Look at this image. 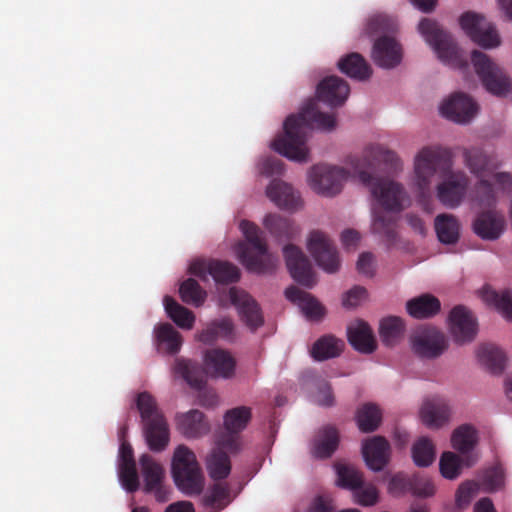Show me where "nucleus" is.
<instances>
[{
	"label": "nucleus",
	"mask_w": 512,
	"mask_h": 512,
	"mask_svg": "<svg viewBox=\"0 0 512 512\" xmlns=\"http://www.w3.org/2000/svg\"><path fill=\"white\" fill-rule=\"evenodd\" d=\"M353 496L356 503L362 506H372L378 501V491L376 487L372 484H365L364 482L353 492Z\"/></svg>",
	"instance_id": "obj_56"
},
{
	"label": "nucleus",
	"mask_w": 512,
	"mask_h": 512,
	"mask_svg": "<svg viewBox=\"0 0 512 512\" xmlns=\"http://www.w3.org/2000/svg\"><path fill=\"white\" fill-rule=\"evenodd\" d=\"M413 494L421 497L432 496L435 492V487L432 481L426 477L415 475L412 478Z\"/></svg>",
	"instance_id": "obj_59"
},
{
	"label": "nucleus",
	"mask_w": 512,
	"mask_h": 512,
	"mask_svg": "<svg viewBox=\"0 0 512 512\" xmlns=\"http://www.w3.org/2000/svg\"><path fill=\"white\" fill-rule=\"evenodd\" d=\"M143 432L150 450L163 451L169 443V427L165 417L143 423Z\"/></svg>",
	"instance_id": "obj_30"
},
{
	"label": "nucleus",
	"mask_w": 512,
	"mask_h": 512,
	"mask_svg": "<svg viewBox=\"0 0 512 512\" xmlns=\"http://www.w3.org/2000/svg\"><path fill=\"white\" fill-rule=\"evenodd\" d=\"M492 176L498 190L506 193L512 192V175L510 173L497 172L493 173Z\"/></svg>",
	"instance_id": "obj_62"
},
{
	"label": "nucleus",
	"mask_w": 512,
	"mask_h": 512,
	"mask_svg": "<svg viewBox=\"0 0 512 512\" xmlns=\"http://www.w3.org/2000/svg\"><path fill=\"white\" fill-rule=\"evenodd\" d=\"M179 293L183 302L196 307L201 306L206 299V292L193 278H188L181 283Z\"/></svg>",
	"instance_id": "obj_50"
},
{
	"label": "nucleus",
	"mask_w": 512,
	"mask_h": 512,
	"mask_svg": "<svg viewBox=\"0 0 512 512\" xmlns=\"http://www.w3.org/2000/svg\"><path fill=\"white\" fill-rule=\"evenodd\" d=\"M460 26L470 39L485 49L500 45V37L495 26L482 15L474 12H465L459 19Z\"/></svg>",
	"instance_id": "obj_11"
},
{
	"label": "nucleus",
	"mask_w": 512,
	"mask_h": 512,
	"mask_svg": "<svg viewBox=\"0 0 512 512\" xmlns=\"http://www.w3.org/2000/svg\"><path fill=\"white\" fill-rule=\"evenodd\" d=\"M337 65L342 73L359 81L369 79L372 74L370 65L361 54L356 52L342 57Z\"/></svg>",
	"instance_id": "obj_35"
},
{
	"label": "nucleus",
	"mask_w": 512,
	"mask_h": 512,
	"mask_svg": "<svg viewBox=\"0 0 512 512\" xmlns=\"http://www.w3.org/2000/svg\"><path fill=\"white\" fill-rule=\"evenodd\" d=\"M464 157L471 173L477 177H487L496 168L491 159L479 148L466 149Z\"/></svg>",
	"instance_id": "obj_43"
},
{
	"label": "nucleus",
	"mask_w": 512,
	"mask_h": 512,
	"mask_svg": "<svg viewBox=\"0 0 512 512\" xmlns=\"http://www.w3.org/2000/svg\"><path fill=\"white\" fill-rule=\"evenodd\" d=\"M337 483L340 487L351 490L354 492L361 484L364 479L362 473L351 465H338L337 466Z\"/></svg>",
	"instance_id": "obj_52"
},
{
	"label": "nucleus",
	"mask_w": 512,
	"mask_h": 512,
	"mask_svg": "<svg viewBox=\"0 0 512 512\" xmlns=\"http://www.w3.org/2000/svg\"><path fill=\"white\" fill-rule=\"evenodd\" d=\"M450 151L441 147H424L414 159L415 186L424 209L430 212V188L433 178L442 181L437 185V198L448 208L458 207L466 193L468 178L462 171H453Z\"/></svg>",
	"instance_id": "obj_1"
},
{
	"label": "nucleus",
	"mask_w": 512,
	"mask_h": 512,
	"mask_svg": "<svg viewBox=\"0 0 512 512\" xmlns=\"http://www.w3.org/2000/svg\"><path fill=\"white\" fill-rule=\"evenodd\" d=\"M357 270L366 276L373 275V255L371 253L364 252L359 256Z\"/></svg>",
	"instance_id": "obj_63"
},
{
	"label": "nucleus",
	"mask_w": 512,
	"mask_h": 512,
	"mask_svg": "<svg viewBox=\"0 0 512 512\" xmlns=\"http://www.w3.org/2000/svg\"><path fill=\"white\" fill-rule=\"evenodd\" d=\"M286 298L297 304L308 320L320 321L325 315L324 306L310 293L290 286L285 290Z\"/></svg>",
	"instance_id": "obj_25"
},
{
	"label": "nucleus",
	"mask_w": 512,
	"mask_h": 512,
	"mask_svg": "<svg viewBox=\"0 0 512 512\" xmlns=\"http://www.w3.org/2000/svg\"><path fill=\"white\" fill-rule=\"evenodd\" d=\"M349 166V159L347 160ZM352 168V167H350ZM354 176L353 169L347 171L342 167L315 165L309 172V183L312 189L324 196H334L342 190L343 183L350 174ZM357 177V175H355Z\"/></svg>",
	"instance_id": "obj_9"
},
{
	"label": "nucleus",
	"mask_w": 512,
	"mask_h": 512,
	"mask_svg": "<svg viewBox=\"0 0 512 512\" xmlns=\"http://www.w3.org/2000/svg\"><path fill=\"white\" fill-rule=\"evenodd\" d=\"M176 423L181 434L190 439L200 438L210 431L209 422L204 414L197 409L177 415Z\"/></svg>",
	"instance_id": "obj_26"
},
{
	"label": "nucleus",
	"mask_w": 512,
	"mask_h": 512,
	"mask_svg": "<svg viewBox=\"0 0 512 512\" xmlns=\"http://www.w3.org/2000/svg\"><path fill=\"white\" fill-rule=\"evenodd\" d=\"M372 57L378 66L393 68L401 62V46L392 37H380L374 43Z\"/></svg>",
	"instance_id": "obj_24"
},
{
	"label": "nucleus",
	"mask_w": 512,
	"mask_h": 512,
	"mask_svg": "<svg viewBox=\"0 0 512 512\" xmlns=\"http://www.w3.org/2000/svg\"><path fill=\"white\" fill-rule=\"evenodd\" d=\"M174 372L182 377L190 387L202 390L206 385V376L202 368L191 360L176 358L174 361Z\"/></svg>",
	"instance_id": "obj_36"
},
{
	"label": "nucleus",
	"mask_w": 512,
	"mask_h": 512,
	"mask_svg": "<svg viewBox=\"0 0 512 512\" xmlns=\"http://www.w3.org/2000/svg\"><path fill=\"white\" fill-rule=\"evenodd\" d=\"M234 337V323L228 317L214 319L209 322L197 338L204 344H211L217 340H232Z\"/></svg>",
	"instance_id": "obj_33"
},
{
	"label": "nucleus",
	"mask_w": 512,
	"mask_h": 512,
	"mask_svg": "<svg viewBox=\"0 0 512 512\" xmlns=\"http://www.w3.org/2000/svg\"><path fill=\"white\" fill-rule=\"evenodd\" d=\"M472 228L481 239L494 241L504 232L505 218L495 210L483 211L475 217Z\"/></svg>",
	"instance_id": "obj_22"
},
{
	"label": "nucleus",
	"mask_w": 512,
	"mask_h": 512,
	"mask_svg": "<svg viewBox=\"0 0 512 512\" xmlns=\"http://www.w3.org/2000/svg\"><path fill=\"white\" fill-rule=\"evenodd\" d=\"M283 255L291 277L300 285L312 288L316 277L312 265L304 252L294 244L285 245Z\"/></svg>",
	"instance_id": "obj_15"
},
{
	"label": "nucleus",
	"mask_w": 512,
	"mask_h": 512,
	"mask_svg": "<svg viewBox=\"0 0 512 512\" xmlns=\"http://www.w3.org/2000/svg\"><path fill=\"white\" fill-rule=\"evenodd\" d=\"M418 29L443 63L458 69L468 68L467 57L458 48L452 36L436 21L424 18L419 23Z\"/></svg>",
	"instance_id": "obj_6"
},
{
	"label": "nucleus",
	"mask_w": 512,
	"mask_h": 512,
	"mask_svg": "<svg viewBox=\"0 0 512 512\" xmlns=\"http://www.w3.org/2000/svg\"><path fill=\"white\" fill-rule=\"evenodd\" d=\"M231 502L230 486L228 483L215 481L205 492L202 503L206 508L217 512L229 505Z\"/></svg>",
	"instance_id": "obj_40"
},
{
	"label": "nucleus",
	"mask_w": 512,
	"mask_h": 512,
	"mask_svg": "<svg viewBox=\"0 0 512 512\" xmlns=\"http://www.w3.org/2000/svg\"><path fill=\"white\" fill-rule=\"evenodd\" d=\"M471 62L485 89L498 97H504L512 91V80L487 54L473 50Z\"/></svg>",
	"instance_id": "obj_7"
},
{
	"label": "nucleus",
	"mask_w": 512,
	"mask_h": 512,
	"mask_svg": "<svg viewBox=\"0 0 512 512\" xmlns=\"http://www.w3.org/2000/svg\"><path fill=\"white\" fill-rule=\"evenodd\" d=\"M229 298L236 307L241 320L250 330L255 331L263 325L264 318L261 309L256 300L248 293L232 287L229 290Z\"/></svg>",
	"instance_id": "obj_18"
},
{
	"label": "nucleus",
	"mask_w": 512,
	"mask_h": 512,
	"mask_svg": "<svg viewBox=\"0 0 512 512\" xmlns=\"http://www.w3.org/2000/svg\"><path fill=\"white\" fill-rule=\"evenodd\" d=\"M381 161L394 165L397 156L393 151L380 145H370L361 156H350L349 158L354 175H357L362 184L370 186L371 193L379 205L386 212L399 213L405 208V202L408 201L407 193L400 183L373 177L371 171Z\"/></svg>",
	"instance_id": "obj_2"
},
{
	"label": "nucleus",
	"mask_w": 512,
	"mask_h": 512,
	"mask_svg": "<svg viewBox=\"0 0 512 512\" xmlns=\"http://www.w3.org/2000/svg\"><path fill=\"white\" fill-rule=\"evenodd\" d=\"M223 419V430L216 435L215 444L225 447L230 453H237L241 448L240 434L251 419V409L246 406L229 409Z\"/></svg>",
	"instance_id": "obj_8"
},
{
	"label": "nucleus",
	"mask_w": 512,
	"mask_h": 512,
	"mask_svg": "<svg viewBox=\"0 0 512 512\" xmlns=\"http://www.w3.org/2000/svg\"><path fill=\"white\" fill-rule=\"evenodd\" d=\"M483 299L503 315V317L512 322V293L509 290L497 292L492 289H485Z\"/></svg>",
	"instance_id": "obj_46"
},
{
	"label": "nucleus",
	"mask_w": 512,
	"mask_h": 512,
	"mask_svg": "<svg viewBox=\"0 0 512 512\" xmlns=\"http://www.w3.org/2000/svg\"><path fill=\"white\" fill-rule=\"evenodd\" d=\"M420 416L422 422L429 428H439L444 425L450 416L447 402L441 398H433L425 401Z\"/></svg>",
	"instance_id": "obj_31"
},
{
	"label": "nucleus",
	"mask_w": 512,
	"mask_h": 512,
	"mask_svg": "<svg viewBox=\"0 0 512 512\" xmlns=\"http://www.w3.org/2000/svg\"><path fill=\"white\" fill-rule=\"evenodd\" d=\"M189 271L203 281L211 276L215 282L229 284L237 282L240 270L232 263L220 260H196L191 263Z\"/></svg>",
	"instance_id": "obj_14"
},
{
	"label": "nucleus",
	"mask_w": 512,
	"mask_h": 512,
	"mask_svg": "<svg viewBox=\"0 0 512 512\" xmlns=\"http://www.w3.org/2000/svg\"><path fill=\"white\" fill-rule=\"evenodd\" d=\"M204 365L206 372L214 378L230 379L235 375L236 360L229 351L224 349L207 350Z\"/></svg>",
	"instance_id": "obj_20"
},
{
	"label": "nucleus",
	"mask_w": 512,
	"mask_h": 512,
	"mask_svg": "<svg viewBox=\"0 0 512 512\" xmlns=\"http://www.w3.org/2000/svg\"><path fill=\"white\" fill-rule=\"evenodd\" d=\"M283 170L284 167L282 160L274 156L266 157L259 163L260 173L268 177L273 175H281Z\"/></svg>",
	"instance_id": "obj_58"
},
{
	"label": "nucleus",
	"mask_w": 512,
	"mask_h": 512,
	"mask_svg": "<svg viewBox=\"0 0 512 512\" xmlns=\"http://www.w3.org/2000/svg\"><path fill=\"white\" fill-rule=\"evenodd\" d=\"M119 478L123 487L130 493L139 488V477L135 463L120 464Z\"/></svg>",
	"instance_id": "obj_54"
},
{
	"label": "nucleus",
	"mask_w": 512,
	"mask_h": 512,
	"mask_svg": "<svg viewBox=\"0 0 512 512\" xmlns=\"http://www.w3.org/2000/svg\"><path fill=\"white\" fill-rule=\"evenodd\" d=\"M356 419L362 432H373L381 422V411L375 404L367 403L358 409Z\"/></svg>",
	"instance_id": "obj_47"
},
{
	"label": "nucleus",
	"mask_w": 512,
	"mask_h": 512,
	"mask_svg": "<svg viewBox=\"0 0 512 512\" xmlns=\"http://www.w3.org/2000/svg\"><path fill=\"white\" fill-rule=\"evenodd\" d=\"M339 445V432L331 425L317 431L312 442L311 453L319 459L329 458Z\"/></svg>",
	"instance_id": "obj_29"
},
{
	"label": "nucleus",
	"mask_w": 512,
	"mask_h": 512,
	"mask_svg": "<svg viewBox=\"0 0 512 512\" xmlns=\"http://www.w3.org/2000/svg\"><path fill=\"white\" fill-rule=\"evenodd\" d=\"M165 310L173 322L183 329H191L195 322L192 311L177 303L172 297L165 296Z\"/></svg>",
	"instance_id": "obj_44"
},
{
	"label": "nucleus",
	"mask_w": 512,
	"mask_h": 512,
	"mask_svg": "<svg viewBox=\"0 0 512 512\" xmlns=\"http://www.w3.org/2000/svg\"><path fill=\"white\" fill-rule=\"evenodd\" d=\"M441 114L459 124L469 123L478 113L477 103L467 94L456 92L443 102Z\"/></svg>",
	"instance_id": "obj_17"
},
{
	"label": "nucleus",
	"mask_w": 512,
	"mask_h": 512,
	"mask_svg": "<svg viewBox=\"0 0 512 512\" xmlns=\"http://www.w3.org/2000/svg\"><path fill=\"white\" fill-rule=\"evenodd\" d=\"M475 186L476 197L481 205L491 206L496 201V193L493 184L486 177H478Z\"/></svg>",
	"instance_id": "obj_55"
},
{
	"label": "nucleus",
	"mask_w": 512,
	"mask_h": 512,
	"mask_svg": "<svg viewBox=\"0 0 512 512\" xmlns=\"http://www.w3.org/2000/svg\"><path fill=\"white\" fill-rule=\"evenodd\" d=\"M415 355L422 359H435L448 348V341L443 332L432 326L418 328L410 338Z\"/></svg>",
	"instance_id": "obj_10"
},
{
	"label": "nucleus",
	"mask_w": 512,
	"mask_h": 512,
	"mask_svg": "<svg viewBox=\"0 0 512 512\" xmlns=\"http://www.w3.org/2000/svg\"><path fill=\"white\" fill-rule=\"evenodd\" d=\"M263 224L265 228L278 239L291 240L299 233V229L294 224L293 220L278 214L266 215Z\"/></svg>",
	"instance_id": "obj_38"
},
{
	"label": "nucleus",
	"mask_w": 512,
	"mask_h": 512,
	"mask_svg": "<svg viewBox=\"0 0 512 512\" xmlns=\"http://www.w3.org/2000/svg\"><path fill=\"white\" fill-rule=\"evenodd\" d=\"M347 336L350 345L358 352L370 354L377 347L371 327L363 320L351 323L347 328Z\"/></svg>",
	"instance_id": "obj_27"
},
{
	"label": "nucleus",
	"mask_w": 512,
	"mask_h": 512,
	"mask_svg": "<svg viewBox=\"0 0 512 512\" xmlns=\"http://www.w3.org/2000/svg\"><path fill=\"white\" fill-rule=\"evenodd\" d=\"M317 403L324 407H330L334 404V396L328 383H324L319 387Z\"/></svg>",
	"instance_id": "obj_64"
},
{
	"label": "nucleus",
	"mask_w": 512,
	"mask_h": 512,
	"mask_svg": "<svg viewBox=\"0 0 512 512\" xmlns=\"http://www.w3.org/2000/svg\"><path fill=\"white\" fill-rule=\"evenodd\" d=\"M366 289L355 286L350 289L343 298V305L347 308H354L366 297Z\"/></svg>",
	"instance_id": "obj_61"
},
{
	"label": "nucleus",
	"mask_w": 512,
	"mask_h": 512,
	"mask_svg": "<svg viewBox=\"0 0 512 512\" xmlns=\"http://www.w3.org/2000/svg\"><path fill=\"white\" fill-rule=\"evenodd\" d=\"M154 339L159 353L175 355L183 343L181 334L170 324L161 323L154 328Z\"/></svg>",
	"instance_id": "obj_28"
},
{
	"label": "nucleus",
	"mask_w": 512,
	"mask_h": 512,
	"mask_svg": "<svg viewBox=\"0 0 512 512\" xmlns=\"http://www.w3.org/2000/svg\"><path fill=\"white\" fill-rule=\"evenodd\" d=\"M140 464L144 478V491L152 493L160 503L167 502L170 499V489L163 483L165 477L163 467L148 454L141 456Z\"/></svg>",
	"instance_id": "obj_16"
},
{
	"label": "nucleus",
	"mask_w": 512,
	"mask_h": 512,
	"mask_svg": "<svg viewBox=\"0 0 512 512\" xmlns=\"http://www.w3.org/2000/svg\"><path fill=\"white\" fill-rule=\"evenodd\" d=\"M407 312L416 319H427L435 316L441 309L438 298L431 294H422L409 300L406 304Z\"/></svg>",
	"instance_id": "obj_37"
},
{
	"label": "nucleus",
	"mask_w": 512,
	"mask_h": 512,
	"mask_svg": "<svg viewBox=\"0 0 512 512\" xmlns=\"http://www.w3.org/2000/svg\"><path fill=\"white\" fill-rule=\"evenodd\" d=\"M403 320L397 316H389L381 320L379 334L386 346L395 345L404 333Z\"/></svg>",
	"instance_id": "obj_45"
},
{
	"label": "nucleus",
	"mask_w": 512,
	"mask_h": 512,
	"mask_svg": "<svg viewBox=\"0 0 512 512\" xmlns=\"http://www.w3.org/2000/svg\"><path fill=\"white\" fill-rule=\"evenodd\" d=\"M224 450L227 451L225 447L216 444L206 457V469L209 477L214 481L226 479L231 472V460Z\"/></svg>",
	"instance_id": "obj_32"
},
{
	"label": "nucleus",
	"mask_w": 512,
	"mask_h": 512,
	"mask_svg": "<svg viewBox=\"0 0 512 512\" xmlns=\"http://www.w3.org/2000/svg\"><path fill=\"white\" fill-rule=\"evenodd\" d=\"M388 488L395 495L404 493L405 491L412 490V479L406 478L402 474H397L391 478Z\"/></svg>",
	"instance_id": "obj_60"
},
{
	"label": "nucleus",
	"mask_w": 512,
	"mask_h": 512,
	"mask_svg": "<svg viewBox=\"0 0 512 512\" xmlns=\"http://www.w3.org/2000/svg\"><path fill=\"white\" fill-rule=\"evenodd\" d=\"M307 249L317 265L327 273H335L340 268V257L331 239L319 230L312 231L307 241Z\"/></svg>",
	"instance_id": "obj_12"
},
{
	"label": "nucleus",
	"mask_w": 512,
	"mask_h": 512,
	"mask_svg": "<svg viewBox=\"0 0 512 512\" xmlns=\"http://www.w3.org/2000/svg\"><path fill=\"white\" fill-rule=\"evenodd\" d=\"M452 446L465 457L466 465L471 466L476 462V457L469 455L477 443L476 430L470 425L458 427L451 437Z\"/></svg>",
	"instance_id": "obj_34"
},
{
	"label": "nucleus",
	"mask_w": 512,
	"mask_h": 512,
	"mask_svg": "<svg viewBox=\"0 0 512 512\" xmlns=\"http://www.w3.org/2000/svg\"><path fill=\"white\" fill-rule=\"evenodd\" d=\"M396 223L395 216H387L384 212L373 211L372 231L383 236L389 243L396 239Z\"/></svg>",
	"instance_id": "obj_48"
},
{
	"label": "nucleus",
	"mask_w": 512,
	"mask_h": 512,
	"mask_svg": "<svg viewBox=\"0 0 512 512\" xmlns=\"http://www.w3.org/2000/svg\"><path fill=\"white\" fill-rule=\"evenodd\" d=\"M435 447L427 437L419 438L412 447V458L419 467H427L435 460Z\"/></svg>",
	"instance_id": "obj_49"
},
{
	"label": "nucleus",
	"mask_w": 512,
	"mask_h": 512,
	"mask_svg": "<svg viewBox=\"0 0 512 512\" xmlns=\"http://www.w3.org/2000/svg\"><path fill=\"white\" fill-rule=\"evenodd\" d=\"M136 405L143 423L164 417L155 398L146 391L138 394Z\"/></svg>",
	"instance_id": "obj_51"
},
{
	"label": "nucleus",
	"mask_w": 512,
	"mask_h": 512,
	"mask_svg": "<svg viewBox=\"0 0 512 512\" xmlns=\"http://www.w3.org/2000/svg\"><path fill=\"white\" fill-rule=\"evenodd\" d=\"M344 348V342L333 335L320 337L312 346L310 354L317 361L338 357Z\"/></svg>",
	"instance_id": "obj_39"
},
{
	"label": "nucleus",
	"mask_w": 512,
	"mask_h": 512,
	"mask_svg": "<svg viewBox=\"0 0 512 512\" xmlns=\"http://www.w3.org/2000/svg\"><path fill=\"white\" fill-rule=\"evenodd\" d=\"M362 454L370 469L381 471L389 462L390 444L384 437L375 436L363 444Z\"/></svg>",
	"instance_id": "obj_23"
},
{
	"label": "nucleus",
	"mask_w": 512,
	"mask_h": 512,
	"mask_svg": "<svg viewBox=\"0 0 512 512\" xmlns=\"http://www.w3.org/2000/svg\"><path fill=\"white\" fill-rule=\"evenodd\" d=\"M477 356L481 364L493 374H501L505 369L506 356L493 344H483L478 348Z\"/></svg>",
	"instance_id": "obj_41"
},
{
	"label": "nucleus",
	"mask_w": 512,
	"mask_h": 512,
	"mask_svg": "<svg viewBox=\"0 0 512 512\" xmlns=\"http://www.w3.org/2000/svg\"><path fill=\"white\" fill-rule=\"evenodd\" d=\"M462 459L453 452H444L441 455L439 469L441 475L446 479H455L460 475Z\"/></svg>",
	"instance_id": "obj_53"
},
{
	"label": "nucleus",
	"mask_w": 512,
	"mask_h": 512,
	"mask_svg": "<svg viewBox=\"0 0 512 512\" xmlns=\"http://www.w3.org/2000/svg\"><path fill=\"white\" fill-rule=\"evenodd\" d=\"M478 491V485L474 482L461 484L456 492V505L459 508H466Z\"/></svg>",
	"instance_id": "obj_57"
},
{
	"label": "nucleus",
	"mask_w": 512,
	"mask_h": 512,
	"mask_svg": "<svg viewBox=\"0 0 512 512\" xmlns=\"http://www.w3.org/2000/svg\"><path fill=\"white\" fill-rule=\"evenodd\" d=\"M240 229L248 244L239 242L235 246V253L245 268L254 273H270L277 266L278 258L268 251L261 231L257 225L242 220Z\"/></svg>",
	"instance_id": "obj_4"
},
{
	"label": "nucleus",
	"mask_w": 512,
	"mask_h": 512,
	"mask_svg": "<svg viewBox=\"0 0 512 512\" xmlns=\"http://www.w3.org/2000/svg\"><path fill=\"white\" fill-rule=\"evenodd\" d=\"M350 93L348 83L335 75L324 78L317 86L316 95L319 101L330 107L342 106Z\"/></svg>",
	"instance_id": "obj_19"
},
{
	"label": "nucleus",
	"mask_w": 512,
	"mask_h": 512,
	"mask_svg": "<svg viewBox=\"0 0 512 512\" xmlns=\"http://www.w3.org/2000/svg\"><path fill=\"white\" fill-rule=\"evenodd\" d=\"M316 125L331 131L336 126L334 114L323 113L315 100H310L297 115H290L284 122V134L274 139L272 149L284 157L297 162H307L309 150L306 146L308 131Z\"/></svg>",
	"instance_id": "obj_3"
},
{
	"label": "nucleus",
	"mask_w": 512,
	"mask_h": 512,
	"mask_svg": "<svg viewBox=\"0 0 512 512\" xmlns=\"http://www.w3.org/2000/svg\"><path fill=\"white\" fill-rule=\"evenodd\" d=\"M171 473L176 487L187 496L200 495L204 488V476L195 453L185 445H179L173 454Z\"/></svg>",
	"instance_id": "obj_5"
},
{
	"label": "nucleus",
	"mask_w": 512,
	"mask_h": 512,
	"mask_svg": "<svg viewBox=\"0 0 512 512\" xmlns=\"http://www.w3.org/2000/svg\"><path fill=\"white\" fill-rule=\"evenodd\" d=\"M435 230L440 242L454 244L460 235V224L452 214H440L435 218Z\"/></svg>",
	"instance_id": "obj_42"
},
{
	"label": "nucleus",
	"mask_w": 512,
	"mask_h": 512,
	"mask_svg": "<svg viewBox=\"0 0 512 512\" xmlns=\"http://www.w3.org/2000/svg\"><path fill=\"white\" fill-rule=\"evenodd\" d=\"M448 327L453 341L459 345L472 342L478 333L476 317L463 305H457L450 311Z\"/></svg>",
	"instance_id": "obj_13"
},
{
	"label": "nucleus",
	"mask_w": 512,
	"mask_h": 512,
	"mask_svg": "<svg viewBox=\"0 0 512 512\" xmlns=\"http://www.w3.org/2000/svg\"><path fill=\"white\" fill-rule=\"evenodd\" d=\"M267 197L280 209L295 212L302 205V199L293 187L281 180L274 179L266 188Z\"/></svg>",
	"instance_id": "obj_21"
}]
</instances>
